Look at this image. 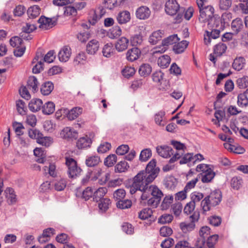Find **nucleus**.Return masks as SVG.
<instances>
[{"mask_svg": "<svg viewBox=\"0 0 248 248\" xmlns=\"http://www.w3.org/2000/svg\"><path fill=\"white\" fill-rule=\"evenodd\" d=\"M156 160L152 159L147 165L145 170L140 171L135 175L132 180V184L130 187L131 194L138 190L142 192L141 198L146 199V192L151 183L158 176L160 169L156 165Z\"/></svg>", "mask_w": 248, "mask_h": 248, "instance_id": "f257e3e1", "label": "nucleus"}, {"mask_svg": "<svg viewBox=\"0 0 248 248\" xmlns=\"http://www.w3.org/2000/svg\"><path fill=\"white\" fill-rule=\"evenodd\" d=\"M207 0H197V4L199 9V20L201 23H208L212 26L213 23L217 25L220 24V19L218 15H214V9L211 5L205 6Z\"/></svg>", "mask_w": 248, "mask_h": 248, "instance_id": "f03ea898", "label": "nucleus"}, {"mask_svg": "<svg viewBox=\"0 0 248 248\" xmlns=\"http://www.w3.org/2000/svg\"><path fill=\"white\" fill-rule=\"evenodd\" d=\"M146 199L141 198L142 201H147V205L156 208L159 204L163 194L161 190L155 185H151L146 191Z\"/></svg>", "mask_w": 248, "mask_h": 248, "instance_id": "7ed1b4c3", "label": "nucleus"}, {"mask_svg": "<svg viewBox=\"0 0 248 248\" xmlns=\"http://www.w3.org/2000/svg\"><path fill=\"white\" fill-rule=\"evenodd\" d=\"M221 200L222 193L220 190L216 189L212 191L201 202V207L203 212L209 211L211 207H214L218 205Z\"/></svg>", "mask_w": 248, "mask_h": 248, "instance_id": "20e7f679", "label": "nucleus"}, {"mask_svg": "<svg viewBox=\"0 0 248 248\" xmlns=\"http://www.w3.org/2000/svg\"><path fill=\"white\" fill-rule=\"evenodd\" d=\"M208 27L211 31H206L204 35V42L206 45L210 44L212 39H215L219 37L220 32V29L221 27V22H220V24L217 25L213 23L212 26L208 25Z\"/></svg>", "mask_w": 248, "mask_h": 248, "instance_id": "39448f33", "label": "nucleus"}, {"mask_svg": "<svg viewBox=\"0 0 248 248\" xmlns=\"http://www.w3.org/2000/svg\"><path fill=\"white\" fill-rule=\"evenodd\" d=\"M199 217V212H194L192 215L189 217L190 222L185 221L180 223L179 226L182 231L186 233L193 231L195 227V222L198 221Z\"/></svg>", "mask_w": 248, "mask_h": 248, "instance_id": "423d86ee", "label": "nucleus"}, {"mask_svg": "<svg viewBox=\"0 0 248 248\" xmlns=\"http://www.w3.org/2000/svg\"><path fill=\"white\" fill-rule=\"evenodd\" d=\"M65 164L68 168V174L69 177L75 178L79 175L81 169L77 165V161L71 157H65Z\"/></svg>", "mask_w": 248, "mask_h": 248, "instance_id": "0eeeda50", "label": "nucleus"}, {"mask_svg": "<svg viewBox=\"0 0 248 248\" xmlns=\"http://www.w3.org/2000/svg\"><path fill=\"white\" fill-rule=\"evenodd\" d=\"M179 38L177 34H173L165 38L162 41V47H157L153 51V53H163L165 52L169 45L176 43L179 40Z\"/></svg>", "mask_w": 248, "mask_h": 248, "instance_id": "6e6552de", "label": "nucleus"}, {"mask_svg": "<svg viewBox=\"0 0 248 248\" xmlns=\"http://www.w3.org/2000/svg\"><path fill=\"white\" fill-rule=\"evenodd\" d=\"M171 143L176 150L173 156L169 160V162L172 163L181 158L184 154V149L186 148V146L185 144L175 140H172Z\"/></svg>", "mask_w": 248, "mask_h": 248, "instance_id": "1a4fd4ad", "label": "nucleus"}, {"mask_svg": "<svg viewBox=\"0 0 248 248\" xmlns=\"http://www.w3.org/2000/svg\"><path fill=\"white\" fill-rule=\"evenodd\" d=\"M38 21L40 24V28L47 30L52 28L56 25L57 19L55 17L50 18L42 16L39 18Z\"/></svg>", "mask_w": 248, "mask_h": 248, "instance_id": "9d476101", "label": "nucleus"}, {"mask_svg": "<svg viewBox=\"0 0 248 248\" xmlns=\"http://www.w3.org/2000/svg\"><path fill=\"white\" fill-rule=\"evenodd\" d=\"M109 174L102 171L100 168L94 169V182L101 185L105 184L108 180Z\"/></svg>", "mask_w": 248, "mask_h": 248, "instance_id": "9b49d317", "label": "nucleus"}, {"mask_svg": "<svg viewBox=\"0 0 248 248\" xmlns=\"http://www.w3.org/2000/svg\"><path fill=\"white\" fill-rule=\"evenodd\" d=\"M180 9V6L176 0H168L165 4V10L169 15H175Z\"/></svg>", "mask_w": 248, "mask_h": 248, "instance_id": "f8f14e48", "label": "nucleus"}, {"mask_svg": "<svg viewBox=\"0 0 248 248\" xmlns=\"http://www.w3.org/2000/svg\"><path fill=\"white\" fill-rule=\"evenodd\" d=\"M60 137L66 140L75 139L78 137V133L74 129L70 127H66L61 131Z\"/></svg>", "mask_w": 248, "mask_h": 248, "instance_id": "ddd939ff", "label": "nucleus"}, {"mask_svg": "<svg viewBox=\"0 0 248 248\" xmlns=\"http://www.w3.org/2000/svg\"><path fill=\"white\" fill-rule=\"evenodd\" d=\"M157 154L164 158H168L173 154L172 149L168 146H158L156 147Z\"/></svg>", "mask_w": 248, "mask_h": 248, "instance_id": "4468645a", "label": "nucleus"}, {"mask_svg": "<svg viewBox=\"0 0 248 248\" xmlns=\"http://www.w3.org/2000/svg\"><path fill=\"white\" fill-rule=\"evenodd\" d=\"M71 55V49L69 46H64L58 53L59 60L62 62L68 61Z\"/></svg>", "mask_w": 248, "mask_h": 248, "instance_id": "2eb2a0df", "label": "nucleus"}, {"mask_svg": "<svg viewBox=\"0 0 248 248\" xmlns=\"http://www.w3.org/2000/svg\"><path fill=\"white\" fill-rule=\"evenodd\" d=\"M151 14L150 9L145 6L138 8L136 12V17L140 19H146L149 18Z\"/></svg>", "mask_w": 248, "mask_h": 248, "instance_id": "dca6fc26", "label": "nucleus"}, {"mask_svg": "<svg viewBox=\"0 0 248 248\" xmlns=\"http://www.w3.org/2000/svg\"><path fill=\"white\" fill-rule=\"evenodd\" d=\"M215 176V173L211 169H209L204 173H201L198 175L199 178L202 177L201 180L202 183H207L211 182Z\"/></svg>", "mask_w": 248, "mask_h": 248, "instance_id": "f3484780", "label": "nucleus"}, {"mask_svg": "<svg viewBox=\"0 0 248 248\" xmlns=\"http://www.w3.org/2000/svg\"><path fill=\"white\" fill-rule=\"evenodd\" d=\"M117 21L120 24H124L128 22L131 19L130 13L128 11H123L118 13Z\"/></svg>", "mask_w": 248, "mask_h": 248, "instance_id": "a211bd4d", "label": "nucleus"}, {"mask_svg": "<svg viewBox=\"0 0 248 248\" xmlns=\"http://www.w3.org/2000/svg\"><path fill=\"white\" fill-rule=\"evenodd\" d=\"M141 54L139 48L135 47L129 49L126 53V58L130 62H133L137 60Z\"/></svg>", "mask_w": 248, "mask_h": 248, "instance_id": "6ab92c4d", "label": "nucleus"}, {"mask_svg": "<svg viewBox=\"0 0 248 248\" xmlns=\"http://www.w3.org/2000/svg\"><path fill=\"white\" fill-rule=\"evenodd\" d=\"M244 27L243 21L240 18H236L232 20L231 24V28L234 34H237Z\"/></svg>", "mask_w": 248, "mask_h": 248, "instance_id": "aec40b11", "label": "nucleus"}, {"mask_svg": "<svg viewBox=\"0 0 248 248\" xmlns=\"http://www.w3.org/2000/svg\"><path fill=\"white\" fill-rule=\"evenodd\" d=\"M43 102L42 100L38 98H33L29 103V108L32 112H36L40 110L42 107Z\"/></svg>", "mask_w": 248, "mask_h": 248, "instance_id": "412c9836", "label": "nucleus"}, {"mask_svg": "<svg viewBox=\"0 0 248 248\" xmlns=\"http://www.w3.org/2000/svg\"><path fill=\"white\" fill-rule=\"evenodd\" d=\"M165 111L161 110L155 113L154 116L155 122L156 124L160 126H164L166 124Z\"/></svg>", "mask_w": 248, "mask_h": 248, "instance_id": "4be33fe9", "label": "nucleus"}, {"mask_svg": "<svg viewBox=\"0 0 248 248\" xmlns=\"http://www.w3.org/2000/svg\"><path fill=\"white\" fill-rule=\"evenodd\" d=\"M128 44V39L126 37H122L117 41L115 48L119 52L123 51L127 48Z\"/></svg>", "mask_w": 248, "mask_h": 248, "instance_id": "5701e85b", "label": "nucleus"}, {"mask_svg": "<svg viewBox=\"0 0 248 248\" xmlns=\"http://www.w3.org/2000/svg\"><path fill=\"white\" fill-rule=\"evenodd\" d=\"M82 112V108L80 107H75L69 110L67 114L68 120L72 121L76 119Z\"/></svg>", "mask_w": 248, "mask_h": 248, "instance_id": "b1692460", "label": "nucleus"}, {"mask_svg": "<svg viewBox=\"0 0 248 248\" xmlns=\"http://www.w3.org/2000/svg\"><path fill=\"white\" fill-rule=\"evenodd\" d=\"M55 108L54 103L51 101H48L42 106V112L46 115H50L54 112Z\"/></svg>", "mask_w": 248, "mask_h": 248, "instance_id": "393cba45", "label": "nucleus"}, {"mask_svg": "<svg viewBox=\"0 0 248 248\" xmlns=\"http://www.w3.org/2000/svg\"><path fill=\"white\" fill-rule=\"evenodd\" d=\"M92 141L87 136L80 138L77 142V147L78 148H85L91 146Z\"/></svg>", "mask_w": 248, "mask_h": 248, "instance_id": "a878e982", "label": "nucleus"}, {"mask_svg": "<svg viewBox=\"0 0 248 248\" xmlns=\"http://www.w3.org/2000/svg\"><path fill=\"white\" fill-rule=\"evenodd\" d=\"M227 46L223 43H219L215 46L214 48V53L217 57H220L224 54L227 49Z\"/></svg>", "mask_w": 248, "mask_h": 248, "instance_id": "bb28decb", "label": "nucleus"}, {"mask_svg": "<svg viewBox=\"0 0 248 248\" xmlns=\"http://www.w3.org/2000/svg\"><path fill=\"white\" fill-rule=\"evenodd\" d=\"M163 35V31L160 30H158L154 31L150 36L149 38V42L153 44H156L157 42L161 39Z\"/></svg>", "mask_w": 248, "mask_h": 248, "instance_id": "cd10ccee", "label": "nucleus"}, {"mask_svg": "<svg viewBox=\"0 0 248 248\" xmlns=\"http://www.w3.org/2000/svg\"><path fill=\"white\" fill-rule=\"evenodd\" d=\"M188 45V42L186 40H183L174 45L173 50L176 54L182 53L184 51Z\"/></svg>", "mask_w": 248, "mask_h": 248, "instance_id": "c85d7f7f", "label": "nucleus"}, {"mask_svg": "<svg viewBox=\"0 0 248 248\" xmlns=\"http://www.w3.org/2000/svg\"><path fill=\"white\" fill-rule=\"evenodd\" d=\"M152 70V67L149 64L143 63L140 66L139 73L141 76L146 77L151 74Z\"/></svg>", "mask_w": 248, "mask_h": 248, "instance_id": "c756f323", "label": "nucleus"}, {"mask_svg": "<svg viewBox=\"0 0 248 248\" xmlns=\"http://www.w3.org/2000/svg\"><path fill=\"white\" fill-rule=\"evenodd\" d=\"M98 211L100 213H105L109 208V205L111 203L110 200L108 198L103 199L99 201Z\"/></svg>", "mask_w": 248, "mask_h": 248, "instance_id": "7c9ffc66", "label": "nucleus"}, {"mask_svg": "<svg viewBox=\"0 0 248 248\" xmlns=\"http://www.w3.org/2000/svg\"><path fill=\"white\" fill-rule=\"evenodd\" d=\"M34 155L38 157L36 161L39 163H44L46 161V153L41 148H36L33 150Z\"/></svg>", "mask_w": 248, "mask_h": 248, "instance_id": "2f4dec72", "label": "nucleus"}, {"mask_svg": "<svg viewBox=\"0 0 248 248\" xmlns=\"http://www.w3.org/2000/svg\"><path fill=\"white\" fill-rule=\"evenodd\" d=\"M54 89L52 82L47 81L44 83L41 86V92L44 95H49Z\"/></svg>", "mask_w": 248, "mask_h": 248, "instance_id": "473e14b6", "label": "nucleus"}, {"mask_svg": "<svg viewBox=\"0 0 248 248\" xmlns=\"http://www.w3.org/2000/svg\"><path fill=\"white\" fill-rule=\"evenodd\" d=\"M122 34V30L118 26H115L110 29L108 32V36L111 39L119 37Z\"/></svg>", "mask_w": 248, "mask_h": 248, "instance_id": "72a5a7b5", "label": "nucleus"}, {"mask_svg": "<svg viewBox=\"0 0 248 248\" xmlns=\"http://www.w3.org/2000/svg\"><path fill=\"white\" fill-rule=\"evenodd\" d=\"M38 82L34 76L30 77L28 80V88L33 92H36L38 90Z\"/></svg>", "mask_w": 248, "mask_h": 248, "instance_id": "f704fd0d", "label": "nucleus"}, {"mask_svg": "<svg viewBox=\"0 0 248 248\" xmlns=\"http://www.w3.org/2000/svg\"><path fill=\"white\" fill-rule=\"evenodd\" d=\"M86 62V57L84 52H80L74 58L73 64L75 66H78L84 64Z\"/></svg>", "mask_w": 248, "mask_h": 248, "instance_id": "c9c22d12", "label": "nucleus"}, {"mask_svg": "<svg viewBox=\"0 0 248 248\" xmlns=\"http://www.w3.org/2000/svg\"><path fill=\"white\" fill-rule=\"evenodd\" d=\"M237 103L238 106L241 108L246 107L248 106V98L246 93L238 94Z\"/></svg>", "mask_w": 248, "mask_h": 248, "instance_id": "e433bc0d", "label": "nucleus"}, {"mask_svg": "<svg viewBox=\"0 0 248 248\" xmlns=\"http://www.w3.org/2000/svg\"><path fill=\"white\" fill-rule=\"evenodd\" d=\"M245 64V60L243 57H240L235 58L232 63V67L237 71H240L243 69Z\"/></svg>", "mask_w": 248, "mask_h": 248, "instance_id": "4c0bfd02", "label": "nucleus"}, {"mask_svg": "<svg viewBox=\"0 0 248 248\" xmlns=\"http://www.w3.org/2000/svg\"><path fill=\"white\" fill-rule=\"evenodd\" d=\"M107 190L105 187H99L97 190L94 192V201L98 202L99 201L103 199L107 193Z\"/></svg>", "mask_w": 248, "mask_h": 248, "instance_id": "58836bf2", "label": "nucleus"}, {"mask_svg": "<svg viewBox=\"0 0 248 248\" xmlns=\"http://www.w3.org/2000/svg\"><path fill=\"white\" fill-rule=\"evenodd\" d=\"M243 183V179L240 177L235 176L231 180V186L234 189L238 190L242 186Z\"/></svg>", "mask_w": 248, "mask_h": 248, "instance_id": "ea45409f", "label": "nucleus"}, {"mask_svg": "<svg viewBox=\"0 0 248 248\" xmlns=\"http://www.w3.org/2000/svg\"><path fill=\"white\" fill-rule=\"evenodd\" d=\"M170 62V58L167 55H164L160 57L158 60L157 62L158 65L162 68L167 67Z\"/></svg>", "mask_w": 248, "mask_h": 248, "instance_id": "a19ab883", "label": "nucleus"}, {"mask_svg": "<svg viewBox=\"0 0 248 248\" xmlns=\"http://www.w3.org/2000/svg\"><path fill=\"white\" fill-rule=\"evenodd\" d=\"M40 9L37 5L30 7L27 11V14L30 18H35L40 15Z\"/></svg>", "mask_w": 248, "mask_h": 248, "instance_id": "79ce46f5", "label": "nucleus"}, {"mask_svg": "<svg viewBox=\"0 0 248 248\" xmlns=\"http://www.w3.org/2000/svg\"><path fill=\"white\" fill-rule=\"evenodd\" d=\"M129 168V166L125 161H121L115 166V171L119 173L124 172L126 171Z\"/></svg>", "mask_w": 248, "mask_h": 248, "instance_id": "37998d69", "label": "nucleus"}, {"mask_svg": "<svg viewBox=\"0 0 248 248\" xmlns=\"http://www.w3.org/2000/svg\"><path fill=\"white\" fill-rule=\"evenodd\" d=\"M173 201V197L172 195L166 196L163 199L161 208L163 210L169 209Z\"/></svg>", "mask_w": 248, "mask_h": 248, "instance_id": "c03bdc74", "label": "nucleus"}, {"mask_svg": "<svg viewBox=\"0 0 248 248\" xmlns=\"http://www.w3.org/2000/svg\"><path fill=\"white\" fill-rule=\"evenodd\" d=\"M152 151L150 148L144 149L140 152L139 160L141 162H146L152 156Z\"/></svg>", "mask_w": 248, "mask_h": 248, "instance_id": "a18cd8bd", "label": "nucleus"}, {"mask_svg": "<svg viewBox=\"0 0 248 248\" xmlns=\"http://www.w3.org/2000/svg\"><path fill=\"white\" fill-rule=\"evenodd\" d=\"M114 49L111 44H106L103 48L102 53L104 56L108 58L113 54Z\"/></svg>", "mask_w": 248, "mask_h": 248, "instance_id": "49530a36", "label": "nucleus"}, {"mask_svg": "<svg viewBox=\"0 0 248 248\" xmlns=\"http://www.w3.org/2000/svg\"><path fill=\"white\" fill-rule=\"evenodd\" d=\"M195 206L196 204L193 203V202L190 201L187 203L184 209V213L187 215H190V216L192 215L194 212L198 211L197 210H194Z\"/></svg>", "mask_w": 248, "mask_h": 248, "instance_id": "de8ad7c7", "label": "nucleus"}, {"mask_svg": "<svg viewBox=\"0 0 248 248\" xmlns=\"http://www.w3.org/2000/svg\"><path fill=\"white\" fill-rule=\"evenodd\" d=\"M153 214L152 210L149 208H146L142 209L139 213V217L142 219L145 220L151 217Z\"/></svg>", "mask_w": 248, "mask_h": 248, "instance_id": "09e8293b", "label": "nucleus"}, {"mask_svg": "<svg viewBox=\"0 0 248 248\" xmlns=\"http://www.w3.org/2000/svg\"><path fill=\"white\" fill-rule=\"evenodd\" d=\"M117 156L112 154L108 155L104 161V164L108 167H112L117 161Z\"/></svg>", "mask_w": 248, "mask_h": 248, "instance_id": "8fccbe9b", "label": "nucleus"}, {"mask_svg": "<svg viewBox=\"0 0 248 248\" xmlns=\"http://www.w3.org/2000/svg\"><path fill=\"white\" fill-rule=\"evenodd\" d=\"M125 191L123 189H118L115 190L113 193V198L116 201L119 202L124 199L125 196Z\"/></svg>", "mask_w": 248, "mask_h": 248, "instance_id": "3c124183", "label": "nucleus"}, {"mask_svg": "<svg viewBox=\"0 0 248 248\" xmlns=\"http://www.w3.org/2000/svg\"><path fill=\"white\" fill-rule=\"evenodd\" d=\"M16 106L17 111L20 114L25 115L26 114L25 103L22 100H17L16 101Z\"/></svg>", "mask_w": 248, "mask_h": 248, "instance_id": "603ef678", "label": "nucleus"}, {"mask_svg": "<svg viewBox=\"0 0 248 248\" xmlns=\"http://www.w3.org/2000/svg\"><path fill=\"white\" fill-rule=\"evenodd\" d=\"M218 235H212L208 237L206 247L205 248H215L214 246L218 239Z\"/></svg>", "mask_w": 248, "mask_h": 248, "instance_id": "864d4df0", "label": "nucleus"}, {"mask_svg": "<svg viewBox=\"0 0 248 248\" xmlns=\"http://www.w3.org/2000/svg\"><path fill=\"white\" fill-rule=\"evenodd\" d=\"M117 207L119 208L124 209L130 208L132 205V202L129 200H124L117 202Z\"/></svg>", "mask_w": 248, "mask_h": 248, "instance_id": "5fc2aeb1", "label": "nucleus"}, {"mask_svg": "<svg viewBox=\"0 0 248 248\" xmlns=\"http://www.w3.org/2000/svg\"><path fill=\"white\" fill-rule=\"evenodd\" d=\"M236 84L240 89H245L248 87V77L244 76L237 79Z\"/></svg>", "mask_w": 248, "mask_h": 248, "instance_id": "6e6d98bb", "label": "nucleus"}, {"mask_svg": "<svg viewBox=\"0 0 248 248\" xmlns=\"http://www.w3.org/2000/svg\"><path fill=\"white\" fill-rule=\"evenodd\" d=\"M182 204L179 202L175 203L171 206L172 212L177 217L180 215L182 212Z\"/></svg>", "mask_w": 248, "mask_h": 248, "instance_id": "4d7b16f0", "label": "nucleus"}, {"mask_svg": "<svg viewBox=\"0 0 248 248\" xmlns=\"http://www.w3.org/2000/svg\"><path fill=\"white\" fill-rule=\"evenodd\" d=\"M77 9L75 7L68 6L64 7L63 14L65 16H75L77 15Z\"/></svg>", "mask_w": 248, "mask_h": 248, "instance_id": "13d9d810", "label": "nucleus"}, {"mask_svg": "<svg viewBox=\"0 0 248 248\" xmlns=\"http://www.w3.org/2000/svg\"><path fill=\"white\" fill-rule=\"evenodd\" d=\"M203 194L202 193L195 191L191 194V202L196 204V202H199L203 198Z\"/></svg>", "mask_w": 248, "mask_h": 248, "instance_id": "bf43d9fd", "label": "nucleus"}, {"mask_svg": "<svg viewBox=\"0 0 248 248\" xmlns=\"http://www.w3.org/2000/svg\"><path fill=\"white\" fill-rule=\"evenodd\" d=\"M22 40L18 36L12 37L10 40V44L13 47H19L22 44Z\"/></svg>", "mask_w": 248, "mask_h": 248, "instance_id": "052dcab7", "label": "nucleus"}, {"mask_svg": "<svg viewBox=\"0 0 248 248\" xmlns=\"http://www.w3.org/2000/svg\"><path fill=\"white\" fill-rule=\"evenodd\" d=\"M173 216L170 214H164L162 215L158 219V222L161 224L169 223L173 219Z\"/></svg>", "mask_w": 248, "mask_h": 248, "instance_id": "680f3d73", "label": "nucleus"}, {"mask_svg": "<svg viewBox=\"0 0 248 248\" xmlns=\"http://www.w3.org/2000/svg\"><path fill=\"white\" fill-rule=\"evenodd\" d=\"M122 72L124 77L129 78L134 75L135 69L133 67H126L122 70Z\"/></svg>", "mask_w": 248, "mask_h": 248, "instance_id": "e2e57ef3", "label": "nucleus"}, {"mask_svg": "<svg viewBox=\"0 0 248 248\" xmlns=\"http://www.w3.org/2000/svg\"><path fill=\"white\" fill-rule=\"evenodd\" d=\"M176 181L173 177L168 178L165 183V186L170 190L173 189L176 187Z\"/></svg>", "mask_w": 248, "mask_h": 248, "instance_id": "0e129e2a", "label": "nucleus"}, {"mask_svg": "<svg viewBox=\"0 0 248 248\" xmlns=\"http://www.w3.org/2000/svg\"><path fill=\"white\" fill-rule=\"evenodd\" d=\"M164 74L161 71H155L152 75L153 80L157 83H160L163 79Z\"/></svg>", "mask_w": 248, "mask_h": 248, "instance_id": "69168bd1", "label": "nucleus"}, {"mask_svg": "<svg viewBox=\"0 0 248 248\" xmlns=\"http://www.w3.org/2000/svg\"><path fill=\"white\" fill-rule=\"evenodd\" d=\"M160 234L163 237L170 236L172 233V230L168 226H163L160 229Z\"/></svg>", "mask_w": 248, "mask_h": 248, "instance_id": "338daca9", "label": "nucleus"}, {"mask_svg": "<svg viewBox=\"0 0 248 248\" xmlns=\"http://www.w3.org/2000/svg\"><path fill=\"white\" fill-rule=\"evenodd\" d=\"M54 185L56 190L62 191L65 187L66 186V182L64 179H61L60 181L55 182Z\"/></svg>", "mask_w": 248, "mask_h": 248, "instance_id": "774afa93", "label": "nucleus"}]
</instances>
